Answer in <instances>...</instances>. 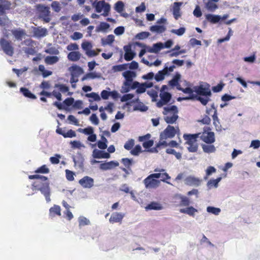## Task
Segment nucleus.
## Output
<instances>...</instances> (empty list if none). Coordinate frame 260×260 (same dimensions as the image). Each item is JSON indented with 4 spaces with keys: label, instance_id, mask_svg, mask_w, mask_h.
Instances as JSON below:
<instances>
[{
    "label": "nucleus",
    "instance_id": "2f4dec72",
    "mask_svg": "<svg viewBox=\"0 0 260 260\" xmlns=\"http://www.w3.org/2000/svg\"><path fill=\"white\" fill-rule=\"evenodd\" d=\"M20 91L23 94V95L31 99H36V96L31 93L27 88L25 87H21L20 89Z\"/></svg>",
    "mask_w": 260,
    "mask_h": 260
},
{
    "label": "nucleus",
    "instance_id": "423d86ee",
    "mask_svg": "<svg viewBox=\"0 0 260 260\" xmlns=\"http://www.w3.org/2000/svg\"><path fill=\"white\" fill-rule=\"evenodd\" d=\"M0 45L3 51L8 55L12 56L14 54V48L8 41L4 38L0 40Z\"/></svg>",
    "mask_w": 260,
    "mask_h": 260
},
{
    "label": "nucleus",
    "instance_id": "09e8293b",
    "mask_svg": "<svg viewBox=\"0 0 260 260\" xmlns=\"http://www.w3.org/2000/svg\"><path fill=\"white\" fill-rule=\"evenodd\" d=\"M85 96L87 98H92L95 101H100L101 100V97L98 93L91 92L89 93H86Z\"/></svg>",
    "mask_w": 260,
    "mask_h": 260
},
{
    "label": "nucleus",
    "instance_id": "338daca9",
    "mask_svg": "<svg viewBox=\"0 0 260 260\" xmlns=\"http://www.w3.org/2000/svg\"><path fill=\"white\" fill-rule=\"evenodd\" d=\"M62 136L64 138H73L76 136V134L73 130L70 129L67 133L65 132L64 134H62Z\"/></svg>",
    "mask_w": 260,
    "mask_h": 260
},
{
    "label": "nucleus",
    "instance_id": "8fccbe9b",
    "mask_svg": "<svg viewBox=\"0 0 260 260\" xmlns=\"http://www.w3.org/2000/svg\"><path fill=\"white\" fill-rule=\"evenodd\" d=\"M135 145V140L133 139L128 140L124 145V148L126 150H129L134 147Z\"/></svg>",
    "mask_w": 260,
    "mask_h": 260
},
{
    "label": "nucleus",
    "instance_id": "a19ab883",
    "mask_svg": "<svg viewBox=\"0 0 260 260\" xmlns=\"http://www.w3.org/2000/svg\"><path fill=\"white\" fill-rule=\"evenodd\" d=\"M206 210L207 212L212 213L215 215H218L221 212L220 208L213 206L207 207Z\"/></svg>",
    "mask_w": 260,
    "mask_h": 260
},
{
    "label": "nucleus",
    "instance_id": "2eb2a0df",
    "mask_svg": "<svg viewBox=\"0 0 260 260\" xmlns=\"http://www.w3.org/2000/svg\"><path fill=\"white\" fill-rule=\"evenodd\" d=\"M92 157L94 158H110V154L104 150L94 149L92 151Z\"/></svg>",
    "mask_w": 260,
    "mask_h": 260
},
{
    "label": "nucleus",
    "instance_id": "20e7f679",
    "mask_svg": "<svg viewBox=\"0 0 260 260\" xmlns=\"http://www.w3.org/2000/svg\"><path fill=\"white\" fill-rule=\"evenodd\" d=\"M194 91L199 96H204L207 97H210L212 95L211 91L209 88V85L207 84V86H204L203 85H200L199 86H196L193 87Z\"/></svg>",
    "mask_w": 260,
    "mask_h": 260
},
{
    "label": "nucleus",
    "instance_id": "4c0bfd02",
    "mask_svg": "<svg viewBox=\"0 0 260 260\" xmlns=\"http://www.w3.org/2000/svg\"><path fill=\"white\" fill-rule=\"evenodd\" d=\"M202 147L203 151L207 153L214 152L216 150L215 146L213 145L202 144Z\"/></svg>",
    "mask_w": 260,
    "mask_h": 260
},
{
    "label": "nucleus",
    "instance_id": "bf43d9fd",
    "mask_svg": "<svg viewBox=\"0 0 260 260\" xmlns=\"http://www.w3.org/2000/svg\"><path fill=\"white\" fill-rule=\"evenodd\" d=\"M79 226H84L90 224V221L85 217L80 216L79 218Z\"/></svg>",
    "mask_w": 260,
    "mask_h": 260
},
{
    "label": "nucleus",
    "instance_id": "49530a36",
    "mask_svg": "<svg viewBox=\"0 0 260 260\" xmlns=\"http://www.w3.org/2000/svg\"><path fill=\"white\" fill-rule=\"evenodd\" d=\"M185 30L186 29L185 27H181L177 29H173L171 30L170 31L171 33L175 34L178 36H181L184 34Z\"/></svg>",
    "mask_w": 260,
    "mask_h": 260
},
{
    "label": "nucleus",
    "instance_id": "6e6552de",
    "mask_svg": "<svg viewBox=\"0 0 260 260\" xmlns=\"http://www.w3.org/2000/svg\"><path fill=\"white\" fill-rule=\"evenodd\" d=\"M172 94L169 92L159 93L160 100L156 103L158 108H161L164 105H167L172 99Z\"/></svg>",
    "mask_w": 260,
    "mask_h": 260
},
{
    "label": "nucleus",
    "instance_id": "39448f33",
    "mask_svg": "<svg viewBox=\"0 0 260 260\" xmlns=\"http://www.w3.org/2000/svg\"><path fill=\"white\" fill-rule=\"evenodd\" d=\"M176 134L175 127L171 125H168L165 129L160 134V140H166L168 138H173Z\"/></svg>",
    "mask_w": 260,
    "mask_h": 260
},
{
    "label": "nucleus",
    "instance_id": "79ce46f5",
    "mask_svg": "<svg viewBox=\"0 0 260 260\" xmlns=\"http://www.w3.org/2000/svg\"><path fill=\"white\" fill-rule=\"evenodd\" d=\"M144 152L142 150L141 146L140 145H137L134 148L131 150L130 153L134 156H138L140 153Z\"/></svg>",
    "mask_w": 260,
    "mask_h": 260
},
{
    "label": "nucleus",
    "instance_id": "0e129e2a",
    "mask_svg": "<svg viewBox=\"0 0 260 260\" xmlns=\"http://www.w3.org/2000/svg\"><path fill=\"white\" fill-rule=\"evenodd\" d=\"M224 86V84L220 82L216 86L212 87V90L214 92H218L222 90L223 87Z\"/></svg>",
    "mask_w": 260,
    "mask_h": 260
},
{
    "label": "nucleus",
    "instance_id": "1a4fd4ad",
    "mask_svg": "<svg viewBox=\"0 0 260 260\" xmlns=\"http://www.w3.org/2000/svg\"><path fill=\"white\" fill-rule=\"evenodd\" d=\"M122 76L125 79L123 83V85L129 86L130 83L134 81V79L136 78L137 74L134 71L127 70L122 73Z\"/></svg>",
    "mask_w": 260,
    "mask_h": 260
},
{
    "label": "nucleus",
    "instance_id": "f704fd0d",
    "mask_svg": "<svg viewBox=\"0 0 260 260\" xmlns=\"http://www.w3.org/2000/svg\"><path fill=\"white\" fill-rule=\"evenodd\" d=\"M166 76H168V72H165L164 71L160 70L154 75V79L157 82H160L165 79Z\"/></svg>",
    "mask_w": 260,
    "mask_h": 260
},
{
    "label": "nucleus",
    "instance_id": "393cba45",
    "mask_svg": "<svg viewBox=\"0 0 260 260\" xmlns=\"http://www.w3.org/2000/svg\"><path fill=\"white\" fill-rule=\"evenodd\" d=\"M183 4V2H175L173 3L171 10L173 11L174 16H180V7Z\"/></svg>",
    "mask_w": 260,
    "mask_h": 260
},
{
    "label": "nucleus",
    "instance_id": "e2e57ef3",
    "mask_svg": "<svg viewBox=\"0 0 260 260\" xmlns=\"http://www.w3.org/2000/svg\"><path fill=\"white\" fill-rule=\"evenodd\" d=\"M154 144V141L152 140H149L148 141H146L143 143V147L146 149V150L149 149Z\"/></svg>",
    "mask_w": 260,
    "mask_h": 260
},
{
    "label": "nucleus",
    "instance_id": "603ef678",
    "mask_svg": "<svg viewBox=\"0 0 260 260\" xmlns=\"http://www.w3.org/2000/svg\"><path fill=\"white\" fill-rule=\"evenodd\" d=\"M45 52L46 53L52 55H58L59 54V50L55 47H51L48 49H45Z\"/></svg>",
    "mask_w": 260,
    "mask_h": 260
},
{
    "label": "nucleus",
    "instance_id": "c9c22d12",
    "mask_svg": "<svg viewBox=\"0 0 260 260\" xmlns=\"http://www.w3.org/2000/svg\"><path fill=\"white\" fill-rule=\"evenodd\" d=\"M59 60V58L57 56H47L45 58V62L47 64H53Z\"/></svg>",
    "mask_w": 260,
    "mask_h": 260
},
{
    "label": "nucleus",
    "instance_id": "69168bd1",
    "mask_svg": "<svg viewBox=\"0 0 260 260\" xmlns=\"http://www.w3.org/2000/svg\"><path fill=\"white\" fill-rule=\"evenodd\" d=\"M36 173H48L49 172V169L46 167V165H43L41 167L39 168L36 171Z\"/></svg>",
    "mask_w": 260,
    "mask_h": 260
},
{
    "label": "nucleus",
    "instance_id": "6ab92c4d",
    "mask_svg": "<svg viewBox=\"0 0 260 260\" xmlns=\"http://www.w3.org/2000/svg\"><path fill=\"white\" fill-rule=\"evenodd\" d=\"M119 166V162L116 161H110L109 162L102 163L100 166V169L102 170H108Z\"/></svg>",
    "mask_w": 260,
    "mask_h": 260
},
{
    "label": "nucleus",
    "instance_id": "6e6d98bb",
    "mask_svg": "<svg viewBox=\"0 0 260 260\" xmlns=\"http://www.w3.org/2000/svg\"><path fill=\"white\" fill-rule=\"evenodd\" d=\"M70 144L72 145V148H73L74 149H75V148L80 149L81 147H85V146L84 145V144L81 143L79 141H71Z\"/></svg>",
    "mask_w": 260,
    "mask_h": 260
},
{
    "label": "nucleus",
    "instance_id": "5fc2aeb1",
    "mask_svg": "<svg viewBox=\"0 0 260 260\" xmlns=\"http://www.w3.org/2000/svg\"><path fill=\"white\" fill-rule=\"evenodd\" d=\"M147 93L152 98V101L155 102L156 101V98L158 96L157 92L154 89L148 90Z\"/></svg>",
    "mask_w": 260,
    "mask_h": 260
},
{
    "label": "nucleus",
    "instance_id": "774afa93",
    "mask_svg": "<svg viewBox=\"0 0 260 260\" xmlns=\"http://www.w3.org/2000/svg\"><path fill=\"white\" fill-rule=\"evenodd\" d=\"M51 7L53 10L56 12H58L60 11L61 7L60 4L57 1L53 2L51 4Z\"/></svg>",
    "mask_w": 260,
    "mask_h": 260
},
{
    "label": "nucleus",
    "instance_id": "680f3d73",
    "mask_svg": "<svg viewBox=\"0 0 260 260\" xmlns=\"http://www.w3.org/2000/svg\"><path fill=\"white\" fill-rule=\"evenodd\" d=\"M134 97V94L132 93H126L124 94L121 98V102H127L131 99H132Z\"/></svg>",
    "mask_w": 260,
    "mask_h": 260
},
{
    "label": "nucleus",
    "instance_id": "c85d7f7f",
    "mask_svg": "<svg viewBox=\"0 0 260 260\" xmlns=\"http://www.w3.org/2000/svg\"><path fill=\"white\" fill-rule=\"evenodd\" d=\"M110 27V24L107 22H101L96 27L95 31L96 32H106L107 29Z\"/></svg>",
    "mask_w": 260,
    "mask_h": 260
},
{
    "label": "nucleus",
    "instance_id": "f8f14e48",
    "mask_svg": "<svg viewBox=\"0 0 260 260\" xmlns=\"http://www.w3.org/2000/svg\"><path fill=\"white\" fill-rule=\"evenodd\" d=\"M207 21L216 24L217 23H221L222 21L227 25H230L232 23L235 22L236 20V18L232 19L229 21H225V19L227 17H206Z\"/></svg>",
    "mask_w": 260,
    "mask_h": 260
},
{
    "label": "nucleus",
    "instance_id": "72a5a7b5",
    "mask_svg": "<svg viewBox=\"0 0 260 260\" xmlns=\"http://www.w3.org/2000/svg\"><path fill=\"white\" fill-rule=\"evenodd\" d=\"M180 78L181 75L180 74V73H179L178 72L176 73L175 75L173 77V78L169 81V85L173 87L177 85Z\"/></svg>",
    "mask_w": 260,
    "mask_h": 260
},
{
    "label": "nucleus",
    "instance_id": "052dcab7",
    "mask_svg": "<svg viewBox=\"0 0 260 260\" xmlns=\"http://www.w3.org/2000/svg\"><path fill=\"white\" fill-rule=\"evenodd\" d=\"M50 213H54L58 215H60V207L58 205H54L53 207H51L50 210Z\"/></svg>",
    "mask_w": 260,
    "mask_h": 260
},
{
    "label": "nucleus",
    "instance_id": "9d476101",
    "mask_svg": "<svg viewBox=\"0 0 260 260\" xmlns=\"http://www.w3.org/2000/svg\"><path fill=\"white\" fill-rule=\"evenodd\" d=\"M202 181V179L192 175L186 177L184 179V183L186 185L196 187L200 186Z\"/></svg>",
    "mask_w": 260,
    "mask_h": 260
},
{
    "label": "nucleus",
    "instance_id": "c756f323",
    "mask_svg": "<svg viewBox=\"0 0 260 260\" xmlns=\"http://www.w3.org/2000/svg\"><path fill=\"white\" fill-rule=\"evenodd\" d=\"M166 30V27L162 25H154L150 27V30L152 32L160 34L165 32Z\"/></svg>",
    "mask_w": 260,
    "mask_h": 260
},
{
    "label": "nucleus",
    "instance_id": "58836bf2",
    "mask_svg": "<svg viewBox=\"0 0 260 260\" xmlns=\"http://www.w3.org/2000/svg\"><path fill=\"white\" fill-rule=\"evenodd\" d=\"M123 49L125 51V53L124 55V59L127 61H130L133 59V57H131L129 58H127V55L129 54V53L131 52H134V51H132V47L131 45H125L123 47Z\"/></svg>",
    "mask_w": 260,
    "mask_h": 260
},
{
    "label": "nucleus",
    "instance_id": "0eeeda50",
    "mask_svg": "<svg viewBox=\"0 0 260 260\" xmlns=\"http://www.w3.org/2000/svg\"><path fill=\"white\" fill-rule=\"evenodd\" d=\"M143 183L146 188L155 189L159 186L160 181L155 179L149 175L143 180Z\"/></svg>",
    "mask_w": 260,
    "mask_h": 260
},
{
    "label": "nucleus",
    "instance_id": "b1692460",
    "mask_svg": "<svg viewBox=\"0 0 260 260\" xmlns=\"http://www.w3.org/2000/svg\"><path fill=\"white\" fill-rule=\"evenodd\" d=\"M37 9L40 13L39 16H48L49 13V7L42 5H38Z\"/></svg>",
    "mask_w": 260,
    "mask_h": 260
},
{
    "label": "nucleus",
    "instance_id": "13d9d810",
    "mask_svg": "<svg viewBox=\"0 0 260 260\" xmlns=\"http://www.w3.org/2000/svg\"><path fill=\"white\" fill-rule=\"evenodd\" d=\"M166 152L168 154H174L178 159H180L181 158V154L179 152H177L173 149L168 148L166 150Z\"/></svg>",
    "mask_w": 260,
    "mask_h": 260
},
{
    "label": "nucleus",
    "instance_id": "7ed1b4c3",
    "mask_svg": "<svg viewBox=\"0 0 260 260\" xmlns=\"http://www.w3.org/2000/svg\"><path fill=\"white\" fill-rule=\"evenodd\" d=\"M92 6L95 8V11L97 13L103 12L102 15L104 16H107L110 10V5L106 3L104 1H100L98 2H94L92 4Z\"/></svg>",
    "mask_w": 260,
    "mask_h": 260
},
{
    "label": "nucleus",
    "instance_id": "4468645a",
    "mask_svg": "<svg viewBox=\"0 0 260 260\" xmlns=\"http://www.w3.org/2000/svg\"><path fill=\"white\" fill-rule=\"evenodd\" d=\"M199 137L202 140L207 144H212L215 141L214 133L213 132L201 133Z\"/></svg>",
    "mask_w": 260,
    "mask_h": 260
},
{
    "label": "nucleus",
    "instance_id": "a211bd4d",
    "mask_svg": "<svg viewBox=\"0 0 260 260\" xmlns=\"http://www.w3.org/2000/svg\"><path fill=\"white\" fill-rule=\"evenodd\" d=\"M34 36L37 38L45 37L47 35V30L45 28L34 27L32 29Z\"/></svg>",
    "mask_w": 260,
    "mask_h": 260
},
{
    "label": "nucleus",
    "instance_id": "864d4df0",
    "mask_svg": "<svg viewBox=\"0 0 260 260\" xmlns=\"http://www.w3.org/2000/svg\"><path fill=\"white\" fill-rule=\"evenodd\" d=\"M124 4L122 1H118L115 4V10L119 13L123 11Z\"/></svg>",
    "mask_w": 260,
    "mask_h": 260
},
{
    "label": "nucleus",
    "instance_id": "e433bc0d",
    "mask_svg": "<svg viewBox=\"0 0 260 260\" xmlns=\"http://www.w3.org/2000/svg\"><path fill=\"white\" fill-rule=\"evenodd\" d=\"M101 77V75L98 74L95 72H90L87 73L85 75H84L81 79L82 81H84L88 79H95V78H100Z\"/></svg>",
    "mask_w": 260,
    "mask_h": 260
},
{
    "label": "nucleus",
    "instance_id": "cd10ccee",
    "mask_svg": "<svg viewBox=\"0 0 260 260\" xmlns=\"http://www.w3.org/2000/svg\"><path fill=\"white\" fill-rule=\"evenodd\" d=\"M81 56V54L79 51H72L68 54V58L72 61L79 60Z\"/></svg>",
    "mask_w": 260,
    "mask_h": 260
},
{
    "label": "nucleus",
    "instance_id": "7c9ffc66",
    "mask_svg": "<svg viewBox=\"0 0 260 260\" xmlns=\"http://www.w3.org/2000/svg\"><path fill=\"white\" fill-rule=\"evenodd\" d=\"M221 177H218L216 179H210L207 183L208 189H210L212 187L217 188L218 186V183L221 180Z\"/></svg>",
    "mask_w": 260,
    "mask_h": 260
},
{
    "label": "nucleus",
    "instance_id": "5701e85b",
    "mask_svg": "<svg viewBox=\"0 0 260 260\" xmlns=\"http://www.w3.org/2000/svg\"><path fill=\"white\" fill-rule=\"evenodd\" d=\"M162 209V206L160 203L156 202H152L145 207L146 210H160Z\"/></svg>",
    "mask_w": 260,
    "mask_h": 260
},
{
    "label": "nucleus",
    "instance_id": "412c9836",
    "mask_svg": "<svg viewBox=\"0 0 260 260\" xmlns=\"http://www.w3.org/2000/svg\"><path fill=\"white\" fill-rule=\"evenodd\" d=\"M205 8L209 11L213 12L218 8L217 5L215 2H210L203 1Z\"/></svg>",
    "mask_w": 260,
    "mask_h": 260
},
{
    "label": "nucleus",
    "instance_id": "3c124183",
    "mask_svg": "<svg viewBox=\"0 0 260 260\" xmlns=\"http://www.w3.org/2000/svg\"><path fill=\"white\" fill-rule=\"evenodd\" d=\"M150 35V33L149 32L147 31H143L140 33L137 34L135 38L136 39H139V40H143L144 39H146L148 38Z\"/></svg>",
    "mask_w": 260,
    "mask_h": 260
},
{
    "label": "nucleus",
    "instance_id": "f03ea898",
    "mask_svg": "<svg viewBox=\"0 0 260 260\" xmlns=\"http://www.w3.org/2000/svg\"><path fill=\"white\" fill-rule=\"evenodd\" d=\"M163 109L164 111L162 112V114L165 115H167L170 112L173 113V115L171 116H167L164 117V120L168 124L175 123L179 118L178 115L179 111L177 107L175 105H172L171 106L164 107Z\"/></svg>",
    "mask_w": 260,
    "mask_h": 260
},
{
    "label": "nucleus",
    "instance_id": "c03bdc74",
    "mask_svg": "<svg viewBox=\"0 0 260 260\" xmlns=\"http://www.w3.org/2000/svg\"><path fill=\"white\" fill-rule=\"evenodd\" d=\"M128 63L116 65L113 67V69L115 72H120L127 69Z\"/></svg>",
    "mask_w": 260,
    "mask_h": 260
},
{
    "label": "nucleus",
    "instance_id": "de8ad7c7",
    "mask_svg": "<svg viewBox=\"0 0 260 260\" xmlns=\"http://www.w3.org/2000/svg\"><path fill=\"white\" fill-rule=\"evenodd\" d=\"M81 47L83 50L85 51V53L91 49L92 48V44L88 41L83 42L81 44Z\"/></svg>",
    "mask_w": 260,
    "mask_h": 260
},
{
    "label": "nucleus",
    "instance_id": "4d7b16f0",
    "mask_svg": "<svg viewBox=\"0 0 260 260\" xmlns=\"http://www.w3.org/2000/svg\"><path fill=\"white\" fill-rule=\"evenodd\" d=\"M181 199L180 205L183 206H188L190 205V201L189 199L184 196H180V197Z\"/></svg>",
    "mask_w": 260,
    "mask_h": 260
},
{
    "label": "nucleus",
    "instance_id": "ea45409f",
    "mask_svg": "<svg viewBox=\"0 0 260 260\" xmlns=\"http://www.w3.org/2000/svg\"><path fill=\"white\" fill-rule=\"evenodd\" d=\"M121 162L126 168L132 171L130 168L133 164V160L132 158H123L121 159Z\"/></svg>",
    "mask_w": 260,
    "mask_h": 260
},
{
    "label": "nucleus",
    "instance_id": "ddd939ff",
    "mask_svg": "<svg viewBox=\"0 0 260 260\" xmlns=\"http://www.w3.org/2000/svg\"><path fill=\"white\" fill-rule=\"evenodd\" d=\"M79 183L85 188H90L94 185V180L92 178L86 176L79 181Z\"/></svg>",
    "mask_w": 260,
    "mask_h": 260
},
{
    "label": "nucleus",
    "instance_id": "aec40b11",
    "mask_svg": "<svg viewBox=\"0 0 260 260\" xmlns=\"http://www.w3.org/2000/svg\"><path fill=\"white\" fill-rule=\"evenodd\" d=\"M163 49L162 43L158 42L153 44L152 47H147V51L149 53H157L158 52Z\"/></svg>",
    "mask_w": 260,
    "mask_h": 260
},
{
    "label": "nucleus",
    "instance_id": "f3484780",
    "mask_svg": "<svg viewBox=\"0 0 260 260\" xmlns=\"http://www.w3.org/2000/svg\"><path fill=\"white\" fill-rule=\"evenodd\" d=\"M11 32L15 39L17 41H21L26 35L25 30L20 28L13 29Z\"/></svg>",
    "mask_w": 260,
    "mask_h": 260
},
{
    "label": "nucleus",
    "instance_id": "4be33fe9",
    "mask_svg": "<svg viewBox=\"0 0 260 260\" xmlns=\"http://www.w3.org/2000/svg\"><path fill=\"white\" fill-rule=\"evenodd\" d=\"M124 214L122 213L114 212L113 213L109 219V221L113 222H119L123 218Z\"/></svg>",
    "mask_w": 260,
    "mask_h": 260
},
{
    "label": "nucleus",
    "instance_id": "37998d69",
    "mask_svg": "<svg viewBox=\"0 0 260 260\" xmlns=\"http://www.w3.org/2000/svg\"><path fill=\"white\" fill-rule=\"evenodd\" d=\"M11 24V20L8 17H0V26L2 27H8Z\"/></svg>",
    "mask_w": 260,
    "mask_h": 260
},
{
    "label": "nucleus",
    "instance_id": "bb28decb",
    "mask_svg": "<svg viewBox=\"0 0 260 260\" xmlns=\"http://www.w3.org/2000/svg\"><path fill=\"white\" fill-rule=\"evenodd\" d=\"M73 161L75 166L78 167L80 169L82 170L84 167L83 161L84 158L81 153H79V156L76 159L74 156H73Z\"/></svg>",
    "mask_w": 260,
    "mask_h": 260
},
{
    "label": "nucleus",
    "instance_id": "dca6fc26",
    "mask_svg": "<svg viewBox=\"0 0 260 260\" xmlns=\"http://www.w3.org/2000/svg\"><path fill=\"white\" fill-rule=\"evenodd\" d=\"M69 71L71 73V76L78 78L80 75L84 72L83 70L80 67L73 64L69 68Z\"/></svg>",
    "mask_w": 260,
    "mask_h": 260
},
{
    "label": "nucleus",
    "instance_id": "a18cd8bd",
    "mask_svg": "<svg viewBox=\"0 0 260 260\" xmlns=\"http://www.w3.org/2000/svg\"><path fill=\"white\" fill-rule=\"evenodd\" d=\"M54 87L58 88L59 91L62 93L68 92L69 90V88L68 86L62 84H55L54 85Z\"/></svg>",
    "mask_w": 260,
    "mask_h": 260
},
{
    "label": "nucleus",
    "instance_id": "9b49d317",
    "mask_svg": "<svg viewBox=\"0 0 260 260\" xmlns=\"http://www.w3.org/2000/svg\"><path fill=\"white\" fill-rule=\"evenodd\" d=\"M201 134V133L193 134H185L183 135V137L186 141L185 144L190 145L197 143V138H200L199 136Z\"/></svg>",
    "mask_w": 260,
    "mask_h": 260
},
{
    "label": "nucleus",
    "instance_id": "a878e982",
    "mask_svg": "<svg viewBox=\"0 0 260 260\" xmlns=\"http://www.w3.org/2000/svg\"><path fill=\"white\" fill-rule=\"evenodd\" d=\"M197 212L198 210L193 207L192 206H190L185 208L180 209V213L186 214L192 217L194 216L195 213Z\"/></svg>",
    "mask_w": 260,
    "mask_h": 260
},
{
    "label": "nucleus",
    "instance_id": "473e14b6",
    "mask_svg": "<svg viewBox=\"0 0 260 260\" xmlns=\"http://www.w3.org/2000/svg\"><path fill=\"white\" fill-rule=\"evenodd\" d=\"M115 37L113 35H108L106 38H102L101 43L103 46L107 45H111L114 41Z\"/></svg>",
    "mask_w": 260,
    "mask_h": 260
},
{
    "label": "nucleus",
    "instance_id": "f257e3e1",
    "mask_svg": "<svg viewBox=\"0 0 260 260\" xmlns=\"http://www.w3.org/2000/svg\"><path fill=\"white\" fill-rule=\"evenodd\" d=\"M28 178L30 179H37L33 183V187L41 192L47 203L50 202V188L47 177L40 175H34L29 176Z\"/></svg>",
    "mask_w": 260,
    "mask_h": 260
}]
</instances>
